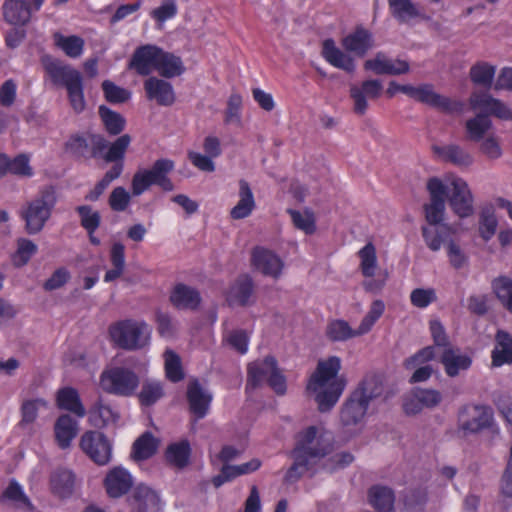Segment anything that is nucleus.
I'll return each mask as SVG.
<instances>
[{"label":"nucleus","instance_id":"nucleus-59","mask_svg":"<svg viewBox=\"0 0 512 512\" xmlns=\"http://www.w3.org/2000/svg\"><path fill=\"white\" fill-rule=\"evenodd\" d=\"M9 173L18 177H32L34 172L28 155L19 154L13 159L9 158Z\"/></svg>","mask_w":512,"mask_h":512},{"label":"nucleus","instance_id":"nucleus-44","mask_svg":"<svg viewBox=\"0 0 512 512\" xmlns=\"http://www.w3.org/2000/svg\"><path fill=\"white\" fill-rule=\"evenodd\" d=\"M430 331L434 340L435 350L441 348L440 361L444 365L446 372L448 373V341L446 336L445 327L438 320L430 321Z\"/></svg>","mask_w":512,"mask_h":512},{"label":"nucleus","instance_id":"nucleus-49","mask_svg":"<svg viewBox=\"0 0 512 512\" xmlns=\"http://www.w3.org/2000/svg\"><path fill=\"white\" fill-rule=\"evenodd\" d=\"M492 289L503 307L512 313V279L506 276L495 278Z\"/></svg>","mask_w":512,"mask_h":512},{"label":"nucleus","instance_id":"nucleus-34","mask_svg":"<svg viewBox=\"0 0 512 512\" xmlns=\"http://www.w3.org/2000/svg\"><path fill=\"white\" fill-rule=\"evenodd\" d=\"M56 400L59 408L70 411L80 418L86 415V410L75 388L64 387L60 389L57 392Z\"/></svg>","mask_w":512,"mask_h":512},{"label":"nucleus","instance_id":"nucleus-54","mask_svg":"<svg viewBox=\"0 0 512 512\" xmlns=\"http://www.w3.org/2000/svg\"><path fill=\"white\" fill-rule=\"evenodd\" d=\"M37 245L26 238L17 241V250L13 256V264L17 267L26 265L31 257L37 252Z\"/></svg>","mask_w":512,"mask_h":512},{"label":"nucleus","instance_id":"nucleus-63","mask_svg":"<svg viewBox=\"0 0 512 512\" xmlns=\"http://www.w3.org/2000/svg\"><path fill=\"white\" fill-rule=\"evenodd\" d=\"M411 303L417 308H425L437 300L433 289H414L410 294Z\"/></svg>","mask_w":512,"mask_h":512},{"label":"nucleus","instance_id":"nucleus-56","mask_svg":"<svg viewBox=\"0 0 512 512\" xmlns=\"http://www.w3.org/2000/svg\"><path fill=\"white\" fill-rule=\"evenodd\" d=\"M165 372L172 382H179L184 378L180 357L172 350L164 352Z\"/></svg>","mask_w":512,"mask_h":512},{"label":"nucleus","instance_id":"nucleus-53","mask_svg":"<svg viewBox=\"0 0 512 512\" xmlns=\"http://www.w3.org/2000/svg\"><path fill=\"white\" fill-rule=\"evenodd\" d=\"M360 268L365 277H373L377 267L376 249L372 243L366 244L359 252Z\"/></svg>","mask_w":512,"mask_h":512},{"label":"nucleus","instance_id":"nucleus-21","mask_svg":"<svg viewBox=\"0 0 512 512\" xmlns=\"http://www.w3.org/2000/svg\"><path fill=\"white\" fill-rule=\"evenodd\" d=\"M103 483L109 497L119 498L131 489L133 478L126 469L117 466L108 471Z\"/></svg>","mask_w":512,"mask_h":512},{"label":"nucleus","instance_id":"nucleus-13","mask_svg":"<svg viewBox=\"0 0 512 512\" xmlns=\"http://www.w3.org/2000/svg\"><path fill=\"white\" fill-rule=\"evenodd\" d=\"M41 62L45 74L56 87L67 88L82 77V74L77 69L51 56L46 55L42 57Z\"/></svg>","mask_w":512,"mask_h":512},{"label":"nucleus","instance_id":"nucleus-32","mask_svg":"<svg viewBox=\"0 0 512 512\" xmlns=\"http://www.w3.org/2000/svg\"><path fill=\"white\" fill-rule=\"evenodd\" d=\"M119 413L99 397L89 411V421L95 427L114 424L119 419Z\"/></svg>","mask_w":512,"mask_h":512},{"label":"nucleus","instance_id":"nucleus-35","mask_svg":"<svg viewBox=\"0 0 512 512\" xmlns=\"http://www.w3.org/2000/svg\"><path fill=\"white\" fill-rule=\"evenodd\" d=\"M253 293L252 279L247 275H242L230 287L227 300L232 304L245 306Z\"/></svg>","mask_w":512,"mask_h":512},{"label":"nucleus","instance_id":"nucleus-52","mask_svg":"<svg viewBox=\"0 0 512 512\" xmlns=\"http://www.w3.org/2000/svg\"><path fill=\"white\" fill-rule=\"evenodd\" d=\"M327 337L334 342H341L356 337L354 329L345 320H333L326 328Z\"/></svg>","mask_w":512,"mask_h":512},{"label":"nucleus","instance_id":"nucleus-17","mask_svg":"<svg viewBox=\"0 0 512 512\" xmlns=\"http://www.w3.org/2000/svg\"><path fill=\"white\" fill-rule=\"evenodd\" d=\"M493 421V412L487 406H467L459 414V425L462 430L476 433L489 427Z\"/></svg>","mask_w":512,"mask_h":512},{"label":"nucleus","instance_id":"nucleus-23","mask_svg":"<svg viewBox=\"0 0 512 512\" xmlns=\"http://www.w3.org/2000/svg\"><path fill=\"white\" fill-rule=\"evenodd\" d=\"M402 93L420 103L432 106L434 108L446 111L448 109V100L436 93L430 84H421L413 86L407 84V88L402 89Z\"/></svg>","mask_w":512,"mask_h":512},{"label":"nucleus","instance_id":"nucleus-43","mask_svg":"<svg viewBox=\"0 0 512 512\" xmlns=\"http://www.w3.org/2000/svg\"><path fill=\"white\" fill-rule=\"evenodd\" d=\"M496 67L487 62H478L470 69L471 81L483 88H490L493 85Z\"/></svg>","mask_w":512,"mask_h":512},{"label":"nucleus","instance_id":"nucleus-8","mask_svg":"<svg viewBox=\"0 0 512 512\" xmlns=\"http://www.w3.org/2000/svg\"><path fill=\"white\" fill-rule=\"evenodd\" d=\"M174 169V162L167 158H161L154 162L150 169L138 170L132 178V193L141 195L151 185H157L164 191H172L174 185L168 177Z\"/></svg>","mask_w":512,"mask_h":512},{"label":"nucleus","instance_id":"nucleus-22","mask_svg":"<svg viewBox=\"0 0 512 512\" xmlns=\"http://www.w3.org/2000/svg\"><path fill=\"white\" fill-rule=\"evenodd\" d=\"M144 90L147 99L156 101L160 106H171L175 102L173 86L163 79L149 77L144 81Z\"/></svg>","mask_w":512,"mask_h":512},{"label":"nucleus","instance_id":"nucleus-25","mask_svg":"<svg viewBox=\"0 0 512 512\" xmlns=\"http://www.w3.org/2000/svg\"><path fill=\"white\" fill-rule=\"evenodd\" d=\"M187 399L190 411L196 418L201 419L209 410L212 395L201 386L198 380H193L187 387Z\"/></svg>","mask_w":512,"mask_h":512},{"label":"nucleus","instance_id":"nucleus-4","mask_svg":"<svg viewBox=\"0 0 512 512\" xmlns=\"http://www.w3.org/2000/svg\"><path fill=\"white\" fill-rule=\"evenodd\" d=\"M470 106L473 110H479L475 117L466 122V129L469 138L473 141H480L492 128V121L489 116H495L501 120L512 121V109L501 101L494 98L487 91H474L470 96Z\"/></svg>","mask_w":512,"mask_h":512},{"label":"nucleus","instance_id":"nucleus-41","mask_svg":"<svg viewBox=\"0 0 512 512\" xmlns=\"http://www.w3.org/2000/svg\"><path fill=\"white\" fill-rule=\"evenodd\" d=\"M158 447V440L150 432L143 433L133 444L132 457L137 460H146L153 456Z\"/></svg>","mask_w":512,"mask_h":512},{"label":"nucleus","instance_id":"nucleus-18","mask_svg":"<svg viewBox=\"0 0 512 512\" xmlns=\"http://www.w3.org/2000/svg\"><path fill=\"white\" fill-rule=\"evenodd\" d=\"M161 48L154 45L138 47L129 62V68L141 76H148L157 70Z\"/></svg>","mask_w":512,"mask_h":512},{"label":"nucleus","instance_id":"nucleus-3","mask_svg":"<svg viewBox=\"0 0 512 512\" xmlns=\"http://www.w3.org/2000/svg\"><path fill=\"white\" fill-rule=\"evenodd\" d=\"M426 189L429 201L424 205V212L428 225L422 228V234L427 246L437 251L448 237V226L443 223L448 192L446 185L437 177L428 179Z\"/></svg>","mask_w":512,"mask_h":512},{"label":"nucleus","instance_id":"nucleus-38","mask_svg":"<svg viewBox=\"0 0 512 512\" xmlns=\"http://www.w3.org/2000/svg\"><path fill=\"white\" fill-rule=\"evenodd\" d=\"M50 483L54 494L68 497L73 492L75 476L70 470L58 469L51 475Z\"/></svg>","mask_w":512,"mask_h":512},{"label":"nucleus","instance_id":"nucleus-27","mask_svg":"<svg viewBox=\"0 0 512 512\" xmlns=\"http://www.w3.org/2000/svg\"><path fill=\"white\" fill-rule=\"evenodd\" d=\"M277 366V362L274 357L267 356L264 360L255 361L248 365L247 369V389L258 388L263 383H268V378L273 373Z\"/></svg>","mask_w":512,"mask_h":512},{"label":"nucleus","instance_id":"nucleus-26","mask_svg":"<svg viewBox=\"0 0 512 512\" xmlns=\"http://www.w3.org/2000/svg\"><path fill=\"white\" fill-rule=\"evenodd\" d=\"M321 54L330 65L344 70L347 73H353L355 71L353 57L338 48L333 39L328 38L323 41Z\"/></svg>","mask_w":512,"mask_h":512},{"label":"nucleus","instance_id":"nucleus-61","mask_svg":"<svg viewBox=\"0 0 512 512\" xmlns=\"http://www.w3.org/2000/svg\"><path fill=\"white\" fill-rule=\"evenodd\" d=\"M242 106V98L239 94H232L227 103L225 112V123L227 124H241L240 110Z\"/></svg>","mask_w":512,"mask_h":512},{"label":"nucleus","instance_id":"nucleus-42","mask_svg":"<svg viewBox=\"0 0 512 512\" xmlns=\"http://www.w3.org/2000/svg\"><path fill=\"white\" fill-rule=\"evenodd\" d=\"M190 454L191 448L187 440L172 443L166 449L167 461L177 468H184L188 465Z\"/></svg>","mask_w":512,"mask_h":512},{"label":"nucleus","instance_id":"nucleus-55","mask_svg":"<svg viewBox=\"0 0 512 512\" xmlns=\"http://www.w3.org/2000/svg\"><path fill=\"white\" fill-rule=\"evenodd\" d=\"M76 211L80 216L81 226L89 235L93 234L98 229L101 222L99 212L93 211L92 207L88 205L78 206L76 207Z\"/></svg>","mask_w":512,"mask_h":512},{"label":"nucleus","instance_id":"nucleus-50","mask_svg":"<svg viewBox=\"0 0 512 512\" xmlns=\"http://www.w3.org/2000/svg\"><path fill=\"white\" fill-rule=\"evenodd\" d=\"M497 226L498 220L494 208L492 206L483 208L479 218L480 236L485 241L490 240L495 235Z\"/></svg>","mask_w":512,"mask_h":512},{"label":"nucleus","instance_id":"nucleus-48","mask_svg":"<svg viewBox=\"0 0 512 512\" xmlns=\"http://www.w3.org/2000/svg\"><path fill=\"white\" fill-rule=\"evenodd\" d=\"M288 214L291 217L293 225L303 231L307 235H311L316 231V220L312 210L305 209L304 211H298L294 209H288Z\"/></svg>","mask_w":512,"mask_h":512},{"label":"nucleus","instance_id":"nucleus-36","mask_svg":"<svg viewBox=\"0 0 512 512\" xmlns=\"http://www.w3.org/2000/svg\"><path fill=\"white\" fill-rule=\"evenodd\" d=\"M77 435V422L67 414L61 415L55 423V436L62 449L70 446Z\"/></svg>","mask_w":512,"mask_h":512},{"label":"nucleus","instance_id":"nucleus-11","mask_svg":"<svg viewBox=\"0 0 512 512\" xmlns=\"http://www.w3.org/2000/svg\"><path fill=\"white\" fill-rule=\"evenodd\" d=\"M383 92V84L379 79H367L360 84H351L349 96L352 100V111L363 116L369 108V100L378 99Z\"/></svg>","mask_w":512,"mask_h":512},{"label":"nucleus","instance_id":"nucleus-1","mask_svg":"<svg viewBox=\"0 0 512 512\" xmlns=\"http://www.w3.org/2000/svg\"><path fill=\"white\" fill-rule=\"evenodd\" d=\"M333 446L324 433L310 426L298 433L296 444L290 453L293 463L285 474V481L294 483L306 472L314 470L316 465L331 454Z\"/></svg>","mask_w":512,"mask_h":512},{"label":"nucleus","instance_id":"nucleus-31","mask_svg":"<svg viewBox=\"0 0 512 512\" xmlns=\"http://www.w3.org/2000/svg\"><path fill=\"white\" fill-rule=\"evenodd\" d=\"M256 204L249 183L245 180L239 181V201L231 209L230 216L235 220L248 217L254 210Z\"/></svg>","mask_w":512,"mask_h":512},{"label":"nucleus","instance_id":"nucleus-39","mask_svg":"<svg viewBox=\"0 0 512 512\" xmlns=\"http://www.w3.org/2000/svg\"><path fill=\"white\" fill-rule=\"evenodd\" d=\"M156 71L165 78H173L180 76L185 67L180 57L161 49Z\"/></svg>","mask_w":512,"mask_h":512},{"label":"nucleus","instance_id":"nucleus-20","mask_svg":"<svg viewBox=\"0 0 512 512\" xmlns=\"http://www.w3.org/2000/svg\"><path fill=\"white\" fill-rule=\"evenodd\" d=\"M252 262L256 270L274 279L281 276L284 268V262L277 254L262 247L253 250Z\"/></svg>","mask_w":512,"mask_h":512},{"label":"nucleus","instance_id":"nucleus-9","mask_svg":"<svg viewBox=\"0 0 512 512\" xmlns=\"http://www.w3.org/2000/svg\"><path fill=\"white\" fill-rule=\"evenodd\" d=\"M139 383V376L133 370L122 366L103 370L99 379V386L103 391L120 397L134 395Z\"/></svg>","mask_w":512,"mask_h":512},{"label":"nucleus","instance_id":"nucleus-24","mask_svg":"<svg viewBox=\"0 0 512 512\" xmlns=\"http://www.w3.org/2000/svg\"><path fill=\"white\" fill-rule=\"evenodd\" d=\"M364 68L377 75H401L409 72V64L404 60H393L383 53H377L373 59L365 61Z\"/></svg>","mask_w":512,"mask_h":512},{"label":"nucleus","instance_id":"nucleus-14","mask_svg":"<svg viewBox=\"0 0 512 512\" xmlns=\"http://www.w3.org/2000/svg\"><path fill=\"white\" fill-rule=\"evenodd\" d=\"M435 357V347L427 346L404 360L403 366L405 369L414 370V373L409 379L411 384L427 381L431 377L433 368L426 363L433 360Z\"/></svg>","mask_w":512,"mask_h":512},{"label":"nucleus","instance_id":"nucleus-37","mask_svg":"<svg viewBox=\"0 0 512 512\" xmlns=\"http://www.w3.org/2000/svg\"><path fill=\"white\" fill-rule=\"evenodd\" d=\"M370 504L379 512H391L394 507L395 496L389 487L375 485L368 492Z\"/></svg>","mask_w":512,"mask_h":512},{"label":"nucleus","instance_id":"nucleus-16","mask_svg":"<svg viewBox=\"0 0 512 512\" xmlns=\"http://www.w3.org/2000/svg\"><path fill=\"white\" fill-rule=\"evenodd\" d=\"M127 502L130 512H160L162 509L158 492L145 484L137 485Z\"/></svg>","mask_w":512,"mask_h":512},{"label":"nucleus","instance_id":"nucleus-19","mask_svg":"<svg viewBox=\"0 0 512 512\" xmlns=\"http://www.w3.org/2000/svg\"><path fill=\"white\" fill-rule=\"evenodd\" d=\"M368 407V404L351 393L340 412L342 425L348 431L358 430L363 424Z\"/></svg>","mask_w":512,"mask_h":512},{"label":"nucleus","instance_id":"nucleus-62","mask_svg":"<svg viewBox=\"0 0 512 512\" xmlns=\"http://www.w3.org/2000/svg\"><path fill=\"white\" fill-rule=\"evenodd\" d=\"M109 206L113 211H124L130 203L129 193L121 186L112 190L109 196Z\"/></svg>","mask_w":512,"mask_h":512},{"label":"nucleus","instance_id":"nucleus-12","mask_svg":"<svg viewBox=\"0 0 512 512\" xmlns=\"http://www.w3.org/2000/svg\"><path fill=\"white\" fill-rule=\"evenodd\" d=\"M45 0H5L2 6L3 19L15 27L27 25L33 12L38 11Z\"/></svg>","mask_w":512,"mask_h":512},{"label":"nucleus","instance_id":"nucleus-30","mask_svg":"<svg viewBox=\"0 0 512 512\" xmlns=\"http://www.w3.org/2000/svg\"><path fill=\"white\" fill-rule=\"evenodd\" d=\"M341 44L347 52L363 57L372 47L371 34L366 29L358 28L355 32L344 37Z\"/></svg>","mask_w":512,"mask_h":512},{"label":"nucleus","instance_id":"nucleus-58","mask_svg":"<svg viewBox=\"0 0 512 512\" xmlns=\"http://www.w3.org/2000/svg\"><path fill=\"white\" fill-rule=\"evenodd\" d=\"M102 90L106 100L113 104L124 103L131 97V92L117 86L112 81L105 80L102 83Z\"/></svg>","mask_w":512,"mask_h":512},{"label":"nucleus","instance_id":"nucleus-60","mask_svg":"<svg viewBox=\"0 0 512 512\" xmlns=\"http://www.w3.org/2000/svg\"><path fill=\"white\" fill-rule=\"evenodd\" d=\"M480 151L489 159H498L502 155L499 138L494 134H488L480 140Z\"/></svg>","mask_w":512,"mask_h":512},{"label":"nucleus","instance_id":"nucleus-33","mask_svg":"<svg viewBox=\"0 0 512 512\" xmlns=\"http://www.w3.org/2000/svg\"><path fill=\"white\" fill-rule=\"evenodd\" d=\"M1 503H9L15 508L32 511L33 505L27 495L24 493L21 485L12 479L5 490L0 495Z\"/></svg>","mask_w":512,"mask_h":512},{"label":"nucleus","instance_id":"nucleus-46","mask_svg":"<svg viewBox=\"0 0 512 512\" xmlns=\"http://www.w3.org/2000/svg\"><path fill=\"white\" fill-rule=\"evenodd\" d=\"M164 396V389L161 382L147 379L142 383L138 399L141 405L151 406Z\"/></svg>","mask_w":512,"mask_h":512},{"label":"nucleus","instance_id":"nucleus-5","mask_svg":"<svg viewBox=\"0 0 512 512\" xmlns=\"http://www.w3.org/2000/svg\"><path fill=\"white\" fill-rule=\"evenodd\" d=\"M57 202L56 188L52 185H46L34 197L23 203L18 215L24 222V230L28 235H36L44 229Z\"/></svg>","mask_w":512,"mask_h":512},{"label":"nucleus","instance_id":"nucleus-10","mask_svg":"<svg viewBox=\"0 0 512 512\" xmlns=\"http://www.w3.org/2000/svg\"><path fill=\"white\" fill-rule=\"evenodd\" d=\"M81 450L97 465H106L112 457V444L100 431H86L80 439Z\"/></svg>","mask_w":512,"mask_h":512},{"label":"nucleus","instance_id":"nucleus-7","mask_svg":"<svg viewBox=\"0 0 512 512\" xmlns=\"http://www.w3.org/2000/svg\"><path fill=\"white\" fill-rule=\"evenodd\" d=\"M151 330L143 321L126 319L109 328L111 340L119 348L134 351L144 348L150 340Z\"/></svg>","mask_w":512,"mask_h":512},{"label":"nucleus","instance_id":"nucleus-40","mask_svg":"<svg viewBox=\"0 0 512 512\" xmlns=\"http://www.w3.org/2000/svg\"><path fill=\"white\" fill-rule=\"evenodd\" d=\"M497 344L492 351V363L494 366H501L512 362V337L503 331L496 336Z\"/></svg>","mask_w":512,"mask_h":512},{"label":"nucleus","instance_id":"nucleus-29","mask_svg":"<svg viewBox=\"0 0 512 512\" xmlns=\"http://www.w3.org/2000/svg\"><path fill=\"white\" fill-rule=\"evenodd\" d=\"M383 390L381 377L376 374H369L362 379L352 394L369 405L372 400L382 395Z\"/></svg>","mask_w":512,"mask_h":512},{"label":"nucleus","instance_id":"nucleus-51","mask_svg":"<svg viewBox=\"0 0 512 512\" xmlns=\"http://www.w3.org/2000/svg\"><path fill=\"white\" fill-rule=\"evenodd\" d=\"M99 114L106 131L110 135H118L124 130L125 119L121 114L114 112L105 106L99 107Z\"/></svg>","mask_w":512,"mask_h":512},{"label":"nucleus","instance_id":"nucleus-45","mask_svg":"<svg viewBox=\"0 0 512 512\" xmlns=\"http://www.w3.org/2000/svg\"><path fill=\"white\" fill-rule=\"evenodd\" d=\"M56 46L71 58H78L82 55L84 49V40L76 35L64 36L60 33L54 34Z\"/></svg>","mask_w":512,"mask_h":512},{"label":"nucleus","instance_id":"nucleus-64","mask_svg":"<svg viewBox=\"0 0 512 512\" xmlns=\"http://www.w3.org/2000/svg\"><path fill=\"white\" fill-rule=\"evenodd\" d=\"M176 13V2L174 0H164L159 7L151 11L150 15L157 22L163 23L164 21L173 18Z\"/></svg>","mask_w":512,"mask_h":512},{"label":"nucleus","instance_id":"nucleus-2","mask_svg":"<svg viewBox=\"0 0 512 512\" xmlns=\"http://www.w3.org/2000/svg\"><path fill=\"white\" fill-rule=\"evenodd\" d=\"M341 368V359L338 356H329L327 359L318 361L310 377L307 390L315 394L320 412L330 411L346 387V378L338 375Z\"/></svg>","mask_w":512,"mask_h":512},{"label":"nucleus","instance_id":"nucleus-15","mask_svg":"<svg viewBox=\"0 0 512 512\" xmlns=\"http://www.w3.org/2000/svg\"><path fill=\"white\" fill-rule=\"evenodd\" d=\"M450 208L460 218L468 217L473 212V198L467 183L450 175Z\"/></svg>","mask_w":512,"mask_h":512},{"label":"nucleus","instance_id":"nucleus-6","mask_svg":"<svg viewBox=\"0 0 512 512\" xmlns=\"http://www.w3.org/2000/svg\"><path fill=\"white\" fill-rule=\"evenodd\" d=\"M130 143L131 137L128 134L121 135L113 143H110L101 135L91 136L90 156L102 158L107 163H114L102 178L107 184H110L122 174L123 160Z\"/></svg>","mask_w":512,"mask_h":512},{"label":"nucleus","instance_id":"nucleus-47","mask_svg":"<svg viewBox=\"0 0 512 512\" xmlns=\"http://www.w3.org/2000/svg\"><path fill=\"white\" fill-rule=\"evenodd\" d=\"M392 15L400 22H408L420 15L417 6L411 0H388Z\"/></svg>","mask_w":512,"mask_h":512},{"label":"nucleus","instance_id":"nucleus-28","mask_svg":"<svg viewBox=\"0 0 512 512\" xmlns=\"http://www.w3.org/2000/svg\"><path fill=\"white\" fill-rule=\"evenodd\" d=\"M170 301L177 309L194 310L201 301L199 292L185 284H177L170 295Z\"/></svg>","mask_w":512,"mask_h":512},{"label":"nucleus","instance_id":"nucleus-57","mask_svg":"<svg viewBox=\"0 0 512 512\" xmlns=\"http://www.w3.org/2000/svg\"><path fill=\"white\" fill-rule=\"evenodd\" d=\"M66 90L72 109L76 113H81L86 106L84 98L83 77L69 85Z\"/></svg>","mask_w":512,"mask_h":512}]
</instances>
